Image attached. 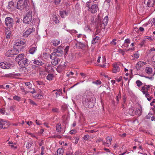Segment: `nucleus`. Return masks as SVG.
<instances>
[{"label":"nucleus","instance_id":"obj_1","mask_svg":"<svg viewBox=\"0 0 155 155\" xmlns=\"http://www.w3.org/2000/svg\"><path fill=\"white\" fill-rule=\"evenodd\" d=\"M95 101V98L94 97L91 98H87L83 100V104L85 107L91 108L94 105Z\"/></svg>","mask_w":155,"mask_h":155},{"label":"nucleus","instance_id":"obj_2","mask_svg":"<svg viewBox=\"0 0 155 155\" xmlns=\"http://www.w3.org/2000/svg\"><path fill=\"white\" fill-rule=\"evenodd\" d=\"M32 19V12L29 11L26 13V15L23 18V22L26 24H28L31 22Z\"/></svg>","mask_w":155,"mask_h":155},{"label":"nucleus","instance_id":"obj_3","mask_svg":"<svg viewBox=\"0 0 155 155\" xmlns=\"http://www.w3.org/2000/svg\"><path fill=\"white\" fill-rule=\"evenodd\" d=\"M18 48H14L13 49L8 50L7 51L5 54V55L8 57H12L14 55H15L19 53Z\"/></svg>","mask_w":155,"mask_h":155},{"label":"nucleus","instance_id":"obj_4","mask_svg":"<svg viewBox=\"0 0 155 155\" xmlns=\"http://www.w3.org/2000/svg\"><path fill=\"white\" fill-rule=\"evenodd\" d=\"M27 2L26 1H24V2L21 0H19L18 2L17 5V7L18 9L21 10L26 7Z\"/></svg>","mask_w":155,"mask_h":155},{"label":"nucleus","instance_id":"obj_5","mask_svg":"<svg viewBox=\"0 0 155 155\" xmlns=\"http://www.w3.org/2000/svg\"><path fill=\"white\" fill-rule=\"evenodd\" d=\"M5 25L8 27L10 28L13 26V20L12 18L10 17H6L5 20Z\"/></svg>","mask_w":155,"mask_h":155},{"label":"nucleus","instance_id":"obj_6","mask_svg":"<svg viewBox=\"0 0 155 155\" xmlns=\"http://www.w3.org/2000/svg\"><path fill=\"white\" fill-rule=\"evenodd\" d=\"M122 64L120 63H114L113 64V72L114 73H116L119 71L120 69L119 66H121Z\"/></svg>","mask_w":155,"mask_h":155},{"label":"nucleus","instance_id":"obj_7","mask_svg":"<svg viewBox=\"0 0 155 155\" xmlns=\"http://www.w3.org/2000/svg\"><path fill=\"white\" fill-rule=\"evenodd\" d=\"M60 47H59L58 49L54 50V53L55 56L57 57L61 56L63 54V51L60 49Z\"/></svg>","mask_w":155,"mask_h":155},{"label":"nucleus","instance_id":"obj_8","mask_svg":"<svg viewBox=\"0 0 155 155\" xmlns=\"http://www.w3.org/2000/svg\"><path fill=\"white\" fill-rule=\"evenodd\" d=\"M35 29L33 28H29L27 29L25 31L23 34L24 37H27L32 32L35 31Z\"/></svg>","mask_w":155,"mask_h":155},{"label":"nucleus","instance_id":"obj_9","mask_svg":"<svg viewBox=\"0 0 155 155\" xmlns=\"http://www.w3.org/2000/svg\"><path fill=\"white\" fill-rule=\"evenodd\" d=\"M108 20V17L107 16H106L103 19L102 21V23H101L100 27L103 29L107 25Z\"/></svg>","mask_w":155,"mask_h":155},{"label":"nucleus","instance_id":"obj_10","mask_svg":"<svg viewBox=\"0 0 155 155\" xmlns=\"http://www.w3.org/2000/svg\"><path fill=\"white\" fill-rule=\"evenodd\" d=\"M98 10V6L97 4L93 5H91L90 8H89V11L92 13H94L97 12Z\"/></svg>","mask_w":155,"mask_h":155},{"label":"nucleus","instance_id":"obj_11","mask_svg":"<svg viewBox=\"0 0 155 155\" xmlns=\"http://www.w3.org/2000/svg\"><path fill=\"white\" fill-rule=\"evenodd\" d=\"M28 61L26 58H25L22 60H20L18 62V64L20 65V66L24 67L26 64H28Z\"/></svg>","mask_w":155,"mask_h":155},{"label":"nucleus","instance_id":"obj_12","mask_svg":"<svg viewBox=\"0 0 155 155\" xmlns=\"http://www.w3.org/2000/svg\"><path fill=\"white\" fill-rule=\"evenodd\" d=\"M11 66V64L9 63H5L3 62L0 63V67L4 69H8Z\"/></svg>","mask_w":155,"mask_h":155},{"label":"nucleus","instance_id":"obj_13","mask_svg":"<svg viewBox=\"0 0 155 155\" xmlns=\"http://www.w3.org/2000/svg\"><path fill=\"white\" fill-rule=\"evenodd\" d=\"M154 3V0H145L144 3L149 7L153 6Z\"/></svg>","mask_w":155,"mask_h":155},{"label":"nucleus","instance_id":"obj_14","mask_svg":"<svg viewBox=\"0 0 155 155\" xmlns=\"http://www.w3.org/2000/svg\"><path fill=\"white\" fill-rule=\"evenodd\" d=\"M25 43V39H21L20 41H16L15 42V46H19L23 45Z\"/></svg>","mask_w":155,"mask_h":155},{"label":"nucleus","instance_id":"obj_15","mask_svg":"<svg viewBox=\"0 0 155 155\" xmlns=\"http://www.w3.org/2000/svg\"><path fill=\"white\" fill-rule=\"evenodd\" d=\"M106 142H103V144L104 145H105L106 144L107 146L109 147L110 145L111 142L112 140V137L111 136H109L106 138Z\"/></svg>","mask_w":155,"mask_h":155},{"label":"nucleus","instance_id":"obj_16","mask_svg":"<svg viewBox=\"0 0 155 155\" xmlns=\"http://www.w3.org/2000/svg\"><path fill=\"white\" fill-rule=\"evenodd\" d=\"M32 61H33L34 64L38 66H42L44 64V63L41 61L38 60L37 59H35Z\"/></svg>","mask_w":155,"mask_h":155},{"label":"nucleus","instance_id":"obj_17","mask_svg":"<svg viewBox=\"0 0 155 155\" xmlns=\"http://www.w3.org/2000/svg\"><path fill=\"white\" fill-rule=\"evenodd\" d=\"M24 58H25L24 55L23 54H21L17 56L15 58V60L16 61L18 62Z\"/></svg>","mask_w":155,"mask_h":155},{"label":"nucleus","instance_id":"obj_18","mask_svg":"<svg viewBox=\"0 0 155 155\" xmlns=\"http://www.w3.org/2000/svg\"><path fill=\"white\" fill-rule=\"evenodd\" d=\"M143 66V63L142 61H139L138 62L136 65V68L137 70H140L141 68Z\"/></svg>","mask_w":155,"mask_h":155},{"label":"nucleus","instance_id":"obj_19","mask_svg":"<svg viewBox=\"0 0 155 155\" xmlns=\"http://www.w3.org/2000/svg\"><path fill=\"white\" fill-rule=\"evenodd\" d=\"M145 72L148 74H152L153 72L152 69L150 67H147L145 68Z\"/></svg>","mask_w":155,"mask_h":155},{"label":"nucleus","instance_id":"obj_20","mask_svg":"<svg viewBox=\"0 0 155 155\" xmlns=\"http://www.w3.org/2000/svg\"><path fill=\"white\" fill-rule=\"evenodd\" d=\"M53 45L54 46L58 45L60 43V41L58 40H54L52 41Z\"/></svg>","mask_w":155,"mask_h":155},{"label":"nucleus","instance_id":"obj_21","mask_svg":"<svg viewBox=\"0 0 155 155\" xmlns=\"http://www.w3.org/2000/svg\"><path fill=\"white\" fill-rule=\"evenodd\" d=\"M101 22L100 21V18L99 16L98 15L95 20V24L97 25L98 26H100Z\"/></svg>","mask_w":155,"mask_h":155},{"label":"nucleus","instance_id":"obj_22","mask_svg":"<svg viewBox=\"0 0 155 155\" xmlns=\"http://www.w3.org/2000/svg\"><path fill=\"white\" fill-rule=\"evenodd\" d=\"M99 38V37L96 36L95 38H93L92 41V44L94 45L96 43L98 42Z\"/></svg>","mask_w":155,"mask_h":155},{"label":"nucleus","instance_id":"obj_23","mask_svg":"<svg viewBox=\"0 0 155 155\" xmlns=\"http://www.w3.org/2000/svg\"><path fill=\"white\" fill-rule=\"evenodd\" d=\"M52 19L55 23H58L59 22V21L57 17L55 15H53L52 16Z\"/></svg>","mask_w":155,"mask_h":155},{"label":"nucleus","instance_id":"obj_24","mask_svg":"<svg viewBox=\"0 0 155 155\" xmlns=\"http://www.w3.org/2000/svg\"><path fill=\"white\" fill-rule=\"evenodd\" d=\"M14 7V3L12 1H11L8 2V9L13 8Z\"/></svg>","mask_w":155,"mask_h":155},{"label":"nucleus","instance_id":"obj_25","mask_svg":"<svg viewBox=\"0 0 155 155\" xmlns=\"http://www.w3.org/2000/svg\"><path fill=\"white\" fill-rule=\"evenodd\" d=\"M56 130L57 132H60L61 131V127L60 124H57L56 126Z\"/></svg>","mask_w":155,"mask_h":155},{"label":"nucleus","instance_id":"obj_26","mask_svg":"<svg viewBox=\"0 0 155 155\" xmlns=\"http://www.w3.org/2000/svg\"><path fill=\"white\" fill-rule=\"evenodd\" d=\"M63 150L62 148H59L57 150L58 155H63Z\"/></svg>","mask_w":155,"mask_h":155},{"label":"nucleus","instance_id":"obj_27","mask_svg":"<svg viewBox=\"0 0 155 155\" xmlns=\"http://www.w3.org/2000/svg\"><path fill=\"white\" fill-rule=\"evenodd\" d=\"M36 48L35 47H32L29 50V52L30 54H33L36 50Z\"/></svg>","mask_w":155,"mask_h":155},{"label":"nucleus","instance_id":"obj_28","mask_svg":"<svg viewBox=\"0 0 155 155\" xmlns=\"http://www.w3.org/2000/svg\"><path fill=\"white\" fill-rule=\"evenodd\" d=\"M76 46L77 48H81L84 46V45L81 42H78L76 44Z\"/></svg>","mask_w":155,"mask_h":155},{"label":"nucleus","instance_id":"obj_29","mask_svg":"<svg viewBox=\"0 0 155 155\" xmlns=\"http://www.w3.org/2000/svg\"><path fill=\"white\" fill-rule=\"evenodd\" d=\"M53 76V75L52 74H48L47 76V79L49 81H51L52 79Z\"/></svg>","mask_w":155,"mask_h":155},{"label":"nucleus","instance_id":"obj_30","mask_svg":"<svg viewBox=\"0 0 155 155\" xmlns=\"http://www.w3.org/2000/svg\"><path fill=\"white\" fill-rule=\"evenodd\" d=\"M25 85L30 89H32V85L31 83L29 82H25Z\"/></svg>","mask_w":155,"mask_h":155},{"label":"nucleus","instance_id":"obj_31","mask_svg":"<svg viewBox=\"0 0 155 155\" xmlns=\"http://www.w3.org/2000/svg\"><path fill=\"white\" fill-rule=\"evenodd\" d=\"M141 90L143 94H145L146 93H147V91L146 90V87L145 86H143L142 87Z\"/></svg>","mask_w":155,"mask_h":155},{"label":"nucleus","instance_id":"obj_32","mask_svg":"<svg viewBox=\"0 0 155 155\" xmlns=\"http://www.w3.org/2000/svg\"><path fill=\"white\" fill-rule=\"evenodd\" d=\"M8 144H11L10 146L12 148H14L15 149H16L17 147L14 146L13 144H16L15 143H14L13 142H12V141H10L8 143Z\"/></svg>","mask_w":155,"mask_h":155},{"label":"nucleus","instance_id":"obj_33","mask_svg":"<svg viewBox=\"0 0 155 155\" xmlns=\"http://www.w3.org/2000/svg\"><path fill=\"white\" fill-rule=\"evenodd\" d=\"M32 143V142H28L26 144V147L28 149L30 148L31 146Z\"/></svg>","mask_w":155,"mask_h":155},{"label":"nucleus","instance_id":"obj_34","mask_svg":"<svg viewBox=\"0 0 155 155\" xmlns=\"http://www.w3.org/2000/svg\"><path fill=\"white\" fill-rule=\"evenodd\" d=\"M13 99L14 100L19 101L20 100V97L17 96L15 95L13 96Z\"/></svg>","mask_w":155,"mask_h":155},{"label":"nucleus","instance_id":"obj_35","mask_svg":"<svg viewBox=\"0 0 155 155\" xmlns=\"http://www.w3.org/2000/svg\"><path fill=\"white\" fill-rule=\"evenodd\" d=\"M136 84H137V86L138 87H140L143 84V83L140 80H139L136 81Z\"/></svg>","mask_w":155,"mask_h":155},{"label":"nucleus","instance_id":"obj_36","mask_svg":"<svg viewBox=\"0 0 155 155\" xmlns=\"http://www.w3.org/2000/svg\"><path fill=\"white\" fill-rule=\"evenodd\" d=\"M56 58V56H55V55L54 54V53L53 52L52 53L50 56V58L51 59H53V60L54 59V58Z\"/></svg>","mask_w":155,"mask_h":155},{"label":"nucleus","instance_id":"obj_37","mask_svg":"<svg viewBox=\"0 0 155 155\" xmlns=\"http://www.w3.org/2000/svg\"><path fill=\"white\" fill-rule=\"evenodd\" d=\"M117 41L115 39H114L111 42L110 44L112 45H115L117 43Z\"/></svg>","mask_w":155,"mask_h":155},{"label":"nucleus","instance_id":"obj_38","mask_svg":"<svg viewBox=\"0 0 155 155\" xmlns=\"http://www.w3.org/2000/svg\"><path fill=\"white\" fill-rule=\"evenodd\" d=\"M90 137V136L89 135H85L84 137H83V140H87Z\"/></svg>","mask_w":155,"mask_h":155},{"label":"nucleus","instance_id":"obj_39","mask_svg":"<svg viewBox=\"0 0 155 155\" xmlns=\"http://www.w3.org/2000/svg\"><path fill=\"white\" fill-rule=\"evenodd\" d=\"M36 82L39 85H44V83L41 81H36Z\"/></svg>","mask_w":155,"mask_h":155},{"label":"nucleus","instance_id":"obj_40","mask_svg":"<svg viewBox=\"0 0 155 155\" xmlns=\"http://www.w3.org/2000/svg\"><path fill=\"white\" fill-rule=\"evenodd\" d=\"M117 97V103H118L119 100L121 98V95L120 93H119L116 96Z\"/></svg>","mask_w":155,"mask_h":155},{"label":"nucleus","instance_id":"obj_41","mask_svg":"<svg viewBox=\"0 0 155 155\" xmlns=\"http://www.w3.org/2000/svg\"><path fill=\"white\" fill-rule=\"evenodd\" d=\"M29 103L33 105H37L31 99H29Z\"/></svg>","mask_w":155,"mask_h":155},{"label":"nucleus","instance_id":"obj_42","mask_svg":"<svg viewBox=\"0 0 155 155\" xmlns=\"http://www.w3.org/2000/svg\"><path fill=\"white\" fill-rule=\"evenodd\" d=\"M103 63H104V64L103 65H100V66L102 67H104L105 66V63L106 62V59H105V57H103Z\"/></svg>","mask_w":155,"mask_h":155},{"label":"nucleus","instance_id":"obj_43","mask_svg":"<svg viewBox=\"0 0 155 155\" xmlns=\"http://www.w3.org/2000/svg\"><path fill=\"white\" fill-rule=\"evenodd\" d=\"M61 1V0H54V2L55 5L59 4Z\"/></svg>","mask_w":155,"mask_h":155},{"label":"nucleus","instance_id":"obj_44","mask_svg":"<svg viewBox=\"0 0 155 155\" xmlns=\"http://www.w3.org/2000/svg\"><path fill=\"white\" fill-rule=\"evenodd\" d=\"M142 112L141 110L140 109L137 110L136 111V114L137 115H140Z\"/></svg>","mask_w":155,"mask_h":155},{"label":"nucleus","instance_id":"obj_45","mask_svg":"<svg viewBox=\"0 0 155 155\" xmlns=\"http://www.w3.org/2000/svg\"><path fill=\"white\" fill-rule=\"evenodd\" d=\"M151 93L150 92H147V93H146L145 94V97L147 98L148 97H149V96H150V94H151Z\"/></svg>","mask_w":155,"mask_h":155},{"label":"nucleus","instance_id":"obj_46","mask_svg":"<svg viewBox=\"0 0 155 155\" xmlns=\"http://www.w3.org/2000/svg\"><path fill=\"white\" fill-rule=\"evenodd\" d=\"M35 97L38 99H41L43 97L42 94H37L36 95Z\"/></svg>","mask_w":155,"mask_h":155},{"label":"nucleus","instance_id":"obj_47","mask_svg":"<svg viewBox=\"0 0 155 155\" xmlns=\"http://www.w3.org/2000/svg\"><path fill=\"white\" fill-rule=\"evenodd\" d=\"M93 83L97 85L101 84V82L99 80H97L96 81H94Z\"/></svg>","mask_w":155,"mask_h":155},{"label":"nucleus","instance_id":"obj_48","mask_svg":"<svg viewBox=\"0 0 155 155\" xmlns=\"http://www.w3.org/2000/svg\"><path fill=\"white\" fill-rule=\"evenodd\" d=\"M91 5V2H87L86 4V6L89 9L90 8V6Z\"/></svg>","mask_w":155,"mask_h":155},{"label":"nucleus","instance_id":"obj_49","mask_svg":"<svg viewBox=\"0 0 155 155\" xmlns=\"http://www.w3.org/2000/svg\"><path fill=\"white\" fill-rule=\"evenodd\" d=\"M52 111L54 113L58 112V109L57 108H54L52 109Z\"/></svg>","mask_w":155,"mask_h":155},{"label":"nucleus","instance_id":"obj_50","mask_svg":"<svg viewBox=\"0 0 155 155\" xmlns=\"http://www.w3.org/2000/svg\"><path fill=\"white\" fill-rule=\"evenodd\" d=\"M52 64L54 65H56L58 64L57 62L56 61L55 58L54 59V61L52 62Z\"/></svg>","mask_w":155,"mask_h":155},{"label":"nucleus","instance_id":"obj_51","mask_svg":"<svg viewBox=\"0 0 155 155\" xmlns=\"http://www.w3.org/2000/svg\"><path fill=\"white\" fill-rule=\"evenodd\" d=\"M72 152L69 150H68L66 152V155H72Z\"/></svg>","mask_w":155,"mask_h":155},{"label":"nucleus","instance_id":"obj_52","mask_svg":"<svg viewBox=\"0 0 155 155\" xmlns=\"http://www.w3.org/2000/svg\"><path fill=\"white\" fill-rule=\"evenodd\" d=\"M0 113L2 114H5V111L4 109H1L0 110Z\"/></svg>","mask_w":155,"mask_h":155},{"label":"nucleus","instance_id":"obj_53","mask_svg":"<svg viewBox=\"0 0 155 155\" xmlns=\"http://www.w3.org/2000/svg\"><path fill=\"white\" fill-rule=\"evenodd\" d=\"M69 49V46H67L64 49V52L66 54L68 51Z\"/></svg>","mask_w":155,"mask_h":155},{"label":"nucleus","instance_id":"obj_54","mask_svg":"<svg viewBox=\"0 0 155 155\" xmlns=\"http://www.w3.org/2000/svg\"><path fill=\"white\" fill-rule=\"evenodd\" d=\"M134 57L136 58H137L139 57V54L138 53H136L134 54Z\"/></svg>","mask_w":155,"mask_h":155},{"label":"nucleus","instance_id":"obj_55","mask_svg":"<svg viewBox=\"0 0 155 155\" xmlns=\"http://www.w3.org/2000/svg\"><path fill=\"white\" fill-rule=\"evenodd\" d=\"M142 77H145V78H148L149 79H150V80H153V77H147V76H143V75H141V76Z\"/></svg>","mask_w":155,"mask_h":155},{"label":"nucleus","instance_id":"obj_56","mask_svg":"<svg viewBox=\"0 0 155 155\" xmlns=\"http://www.w3.org/2000/svg\"><path fill=\"white\" fill-rule=\"evenodd\" d=\"M125 43L129 44L130 43V40L129 39H127L125 40Z\"/></svg>","mask_w":155,"mask_h":155},{"label":"nucleus","instance_id":"obj_57","mask_svg":"<svg viewBox=\"0 0 155 155\" xmlns=\"http://www.w3.org/2000/svg\"><path fill=\"white\" fill-rule=\"evenodd\" d=\"M119 53H121L123 55L124 54V51L121 49L119 50Z\"/></svg>","mask_w":155,"mask_h":155},{"label":"nucleus","instance_id":"obj_58","mask_svg":"<svg viewBox=\"0 0 155 155\" xmlns=\"http://www.w3.org/2000/svg\"><path fill=\"white\" fill-rule=\"evenodd\" d=\"M76 130H72L70 131V134H74L76 133Z\"/></svg>","mask_w":155,"mask_h":155},{"label":"nucleus","instance_id":"obj_59","mask_svg":"<svg viewBox=\"0 0 155 155\" xmlns=\"http://www.w3.org/2000/svg\"><path fill=\"white\" fill-rule=\"evenodd\" d=\"M10 31V29L9 28H5V34L8 32Z\"/></svg>","mask_w":155,"mask_h":155},{"label":"nucleus","instance_id":"obj_60","mask_svg":"<svg viewBox=\"0 0 155 155\" xmlns=\"http://www.w3.org/2000/svg\"><path fill=\"white\" fill-rule=\"evenodd\" d=\"M62 11H60V15L62 18H64L65 17V15L64 14H62Z\"/></svg>","mask_w":155,"mask_h":155},{"label":"nucleus","instance_id":"obj_61","mask_svg":"<svg viewBox=\"0 0 155 155\" xmlns=\"http://www.w3.org/2000/svg\"><path fill=\"white\" fill-rule=\"evenodd\" d=\"M43 140H41L39 143V145L40 146H41L43 145Z\"/></svg>","mask_w":155,"mask_h":155},{"label":"nucleus","instance_id":"obj_62","mask_svg":"<svg viewBox=\"0 0 155 155\" xmlns=\"http://www.w3.org/2000/svg\"><path fill=\"white\" fill-rule=\"evenodd\" d=\"M62 14H64L65 16H67L68 15V12L66 11H63L62 12Z\"/></svg>","mask_w":155,"mask_h":155},{"label":"nucleus","instance_id":"obj_63","mask_svg":"<svg viewBox=\"0 0 155 155\" xmlns=\"http://www.w3.org/2000/svg\"><path fill=\"white\" fill-rule=\"evenodd\" d=\"M61 93L59 92H55V94L56 95V97H58L60 95Z\"/></svg>","mask_w":155,"mask_h":155},{"label":"nucleus","instance_id":"obj_64","mask_svg":"<svg viewBox=\"0 0 155 155\" xmlns=\"http://www.w3.org/2000/svg\"><path fill=\"white\" fill-rule=\"evenodd\" d=\"M152 60L153 62H155V55L152 57Z\"/></svg>","mask_w":155,"mask_h":155}]
</instances>
